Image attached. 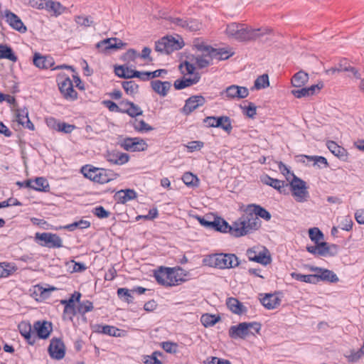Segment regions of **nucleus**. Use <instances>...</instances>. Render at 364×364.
<instances>
[{"label": "nucleus", "mask_w": 364, "mask_h": 364, "mask_svg": "<svg viewBox=\"0 0 364 364\" xmlns=\"http://www.w3.org/2000/svg\"><path fill=\"white\" fill-rule=\"evenodd\" d=\"M261 225L259 218L248 211L246 207L245 213L232 225H229V234L236 237L245 236L259 230Z\"/></svg>", "instance_id": "f257e3e1"}, {"label": "nucleus", "mask_w": 364, "mask_h": 364, "mask_svg": "<svg viewBox=\"0 0 364 364\" xmlns=\"http://www.w3.org/2000/svg\"><path fill=\"white\" fill-rule=\"evenodd\" d=\"M262 29H252L246 26L245 24L232 23L229 24V37L231 36L238 41H247L255 40L261 36L269 33L271 30L265 28L262 32Z\"/></svg>", "instance_id": "f03ea898"}, {"label": "nucleus", "mask_w": 364, "mask_h": 364, "mask_svg": "<svg viewBox=\"0 0 364 364\" xmlns=\"http://www.w3.org/2000/svg\"><path fill=\"white\" fill-rule=\"evenodd\" d=\"M156 282L164 287L178 285L183 279L178 277V272L173 268L161 267L154 272Z\"/></svg>", "instance_id": "7ed1b4c3"}, {"label": "nucleus", "mask_w": 364, "mask_h": 364, "mask_svg": "<svg viewBox=\"0 0 364 364\" xmlns=\"http://www.w3.org/2000/svg\"><path fill=\"white\" fill-rule=\"evenodd\" d=\"M81 171L85 178L99 183H106L112 180L110 171L105 168L86 165L82 168Z\"/></svg>", "instance_id": "20e7f679"}, {"label": "nucleus", "mask_w": 364, "mask_h": 364, "mask_svg": "<svg viewBox=\"0 0 364 364\" xmlns=\"http://www.w3.org/2000/svg\"><path fill=\"white\" fill-rule=\"evenodd\" d=\"M292 180L289 183L292 196L296 202L304 203L308 200L309 194L307 191L306 183L294 173H291Z\"/></svg>", "instance_id": "39448f33"}, {"label": "nucleus", "mask_w": 364, "mask_h": 364, "mask_svg": "<svg viewBox=\"0 0 364 364\" xmlns=\"http://www.w3.org/2000/svg\"><path fill=\"white\" fill-rule=\"evenodd\" d=\"M182 48L180 42L172 36H165L156 42L155 50L161 53L170 54Z\"/></svg>", "instance_id": "423d86ee"}, {"label": "nucleus", "mask_w": 364, "mask_h": 364, "mask_svg": "<svg viewBox=\"0 0 364 364\" xmlns=\"http://www.w3.org/2000/svg\"><path fill=\"white\" fill-rule=\"evenodd\" d=\"M122 148L127 151H142L147 149L146 142L139 137H127L119 142Z\"/></svg>", "instance_id": "0eeeda50"}, {"label": "nucleus", "mask_w": 364, "mask_h": 364, "mask_svg": "<svg viewBox=\"0 0 364 364\" xmlns=\"http://www.w3.org/2000/svg\"><path fill=\"white\" fill-rule=\"evenodd\" d=\"M58 82L59 90L65 100L75 101L77 99V92L69 77L58 78Z\"/></svg>", "instance_id": "6e6552de"}, {"label": "nucleus", "mask_w": 364, "mask_h": 364, "mask_svg": "<svg viewBox=\"0 0 364 364\" xmlns=\"http://www.w3.org/2000/svg\"><path fill=\"white\" fill-rule=\"evenodd\" d=\"M36 239L41 240L42 242L40 245L43 247L48 248H60L63 247V240L57 234L37 232L36 234Z\"/></svg>", "instance_id": "1a4fd4ad"}, {"label": "nucleus", "mask_w": 364, "mask_h": 364, "mask_svg": "<svg viewBox=\"0 0 364 364\" xmlns=\"http://www.w3.org/2000/svg\"><path fill=\"white\" fill-rule=\"evenodd\" d=\"M306 268L311 272H316L315 274L316 284L320 281L336 283L339 280L337 275L331 270L311 265H306Z\"/></svg>", "instance_id": "9d476101"}, {"label": "nucleus", "mask_w": 364, "mask_h": 364, "mask_svg": "<svg viewBox=\"0 0 364 364\" xmlns=\"http://www.w3.org/2000/svg\"><path fill=\"white\" fill-rule=\"evenodd\" d=\"M49 355L55 360H61L65 355V346L60 338H53L48 348Z\"/></svg>", "instance_id": "9b49d317"}, {"label": "nucleus", "mask_w": 364, "mask_h": 364, "mask_svg": "<svg viewBox=\"0 0 364 364\" xmlns=\"http://www.w3.org/2000/svg\"><path fill=\"white\" fill-rule=\"evenodd\" d=\"M228 254H213L205 257L203 262L206 266L218 268L225 269L228 268L227 259Z\"/></svg>", "instance_id": "f8f14e48"}, {"label": "nucleus", "mask_w": 364, "mask_h": 364, "mask_svg": "<svg viewBox=\"0 0 364 364\" xmlns=\"http://www.w3.org/2000/svg\"><path fill=\"white\" fill-rule=\"evenodd\" d=\"M197 219L200 224L206 228L222 232H228V222L224 220H220V218H215L213 221H210L208 218L200 216H198Z\"/></svg>", "instance_id": "ddd939ff"}, {"label": "nucleus", "mask_w": 364, "mask_h": 364, "mask_svg": "<svg viewBox=\"0 0 364 364\" xmlns=\"http://www.w3.org/2000/svg\"><path fill=\"white\" fill-rule=\"evenodd\" d=\"M205 102V99L202 95H193L188 97L184 106L181 108V112L185 115H189L198 107L203 106Z\"/></svg>", "instance_id": "4468645a"}, {"label": "nucleus", "mask_w": 364, "mask_h": 364, "mask_svg": "<svg viewBox=\"0 0 364 364\" xmlns=\"http://www.w3.org/2000/svg\"><path fill=\"white\" fill-rule=\"evenodd\" d=\"M4 17L8 24L14 30L21 33H24L27 31V28L22 22L21 18L14 13L9 10H6L4 12Z\"/></svg>", "instance_id": "2eb2a0df"}, {"label": "nucleus", "mask_w": 364, "mask_h": 364, "mask_svg": "<svg viewBox=\"0 0 364 364\" xmlns=\"http://www.w3.org/2000/svg\"><path fill=\"white\" fill-rule=\"evenodd\" d=\"M260 180L264 184L272 187L280 193H287V187L289 186V183L285 181L273 178L268 175L261 176Z\"/></svg>", "instance_id": "dca6fc26"}, {"label": "nucleus", "mask_w": 364, "mask_h": 364, "mask_svg": "<svg viewBox=\"0 0 364 364\" xmlns=\"http://www.w3.org/2000/svg\"><path fill=\"white\" fill-rule=\"evenodd\" d=\"M127 44L123 43L117 38H109L104 39L96 44V47L102 50L107 51L111 49H119L125 46Z\"/></svg>", "instance_id": "f3484780"}, {"label": "nucleus", "mask_w": 364, "mask_h": 364, "mask_svg": "<svg viewBox=\"0 0 364 364\" xmlns=\"http://www.w3.org/2000/svg\"><path fill=\"white\" fill-rule=\"evenodd\" d=\"M33 328L36 331L37 336L39 338L46 339L49 337L53 331V326L49 321H38L34 323Z\"/></svg>", "instance_id": "a211bd4d"}, {"label": "nucleus", "mask_w": 364, "mask_h": 364, "mask_svg": "<svg viewBox=\"0 0 364 364\" xmlns=\"http://www.w3.org/2000/svg\"><path fill=\"white\" fill-rule=\"evenodd\" d=\"M260 302L263 306L269 310L274 309L280 305L281 299L277 294H260Z\"/></svg>", "instance_id": "6ab92c4d"}, {"label": "nucleus", "mask_w": 364, "mask_h": 364, "mask_svg": "<svg viewBox=\"0 0 364 364\" xmlns=\"http://www.w3.org/2000/svg\"><path fill=\"white\" fill-rule=\"evenodd\" d=\"M230 334L232 338H245L247 336L254 335V332L250 331L247 327V322L240 323L237 326H232L230 329Z\"/></svg>", "instance_id": "aec40b11"}, {"label": "nucleus", "mask_w": 364, "mask_h": 364, "mask_svg": "<svg viewBox=\"0 0 364 364\" xmlns=\"http://www.w3.org/2000/svg\"><path fill=\"white\" fill-rule=\"evenodd\" d=\"M106 159L108 162L116 165H123L129 161V156L119 151L107 152Z\"/></svg>", "instance_id": "412c9836"}, {"label": "nucleus", "mask_w": 364, "mask_h": 364, "mask_svg": "<svg viewBox=\"0 0 364 364\" xmlns=\"http://www.w3.org/2000/svg\"><path fill=\"white\" fill-rule=\"evenodd\" d=\"M326 145L329 151L334 156H337L340 160L343 161H348V153L345 148L339 146L333 141H328Z\"/></svg>", "instance_id": "4be33fe9"}, {"label": "nucleus", "mask_w": 364, "mask_h": 364, "mask_svg": "<svg viewBox=\"0 0 364 364\" xmlns=\"http://www.w3.org/2000/svg\"><path fill=\"white\" fill-rule=\"evenodd\" d=\"M152 90L161 97H166L171 87V83L168 81H161L159 80L151 82Z\"/></svg>", "instance_id": "5701e85b"}, {"label": "nucleus", "mask_w": 364, "mask_h": 364, "mask_svg": "<svg viewBox=\"0 0 364 364\" xmlns=\"http://www.w3.org/2000/svg\"><path fill=\"white\" fill-rule=\"evenodd\" d=\"M203 122L208 127H221L225 131L228 132V116H222L220 117H207L203 119Z\"/></svg>", "instance_id": "b1692460"}, {"label": "nucleus", "mask_w": 364, "mask_h": 364, "mask_svg": "<svg viewBox=\"0 0 364 364\" xmlns=\"http://www.w3.org/2000/svg\"><path fill=\"white\" fill-rule=\"evenodd\" d=\"M200 78V77L198 73H195L192 77H186L183 76L182 78L176 80L173 83V86L176 90H182L196 84Z\"/></svg>", "instance_id": "393cba45"}, {"label": "nucleus", "mask_w": 364, "mask_h": 364, "mask_svg": "<svg viewBox=\"0 0 364 364\" xmlns=\"http://www.w3.org/2000/svg\"><path fill=\"white\" fill-rule=\"evenodd\" d=\"M247 207V210L250 211L258 218H261L264 219L265 221H269L272 218L270 213L259 205L250 204Z\"/></svg>", "instance_id": "a878e982"}, {"label": "nucleus", "mask_w": 364, "mask_h": 364, "mask_svg": "<svg viewBox=\"0 0 364 364\" xmlns=\"http://www.w3.org/2000/svg\"><path fill=\"white\" fill-rule=\"evenodd\" d=\"M33 64L39 68L48 69L52 68L54 64L53 59L49 56H43L39 53H35L33 56Z\"/></svg>", "instance_id": "bb28decb"}, {"label": "nucleus", "mask_w": 364, "mask_h": 364, "mask_svg": "<svg viewBox=\"0 0 364 364\" xmlns=\"http://www.w3.org/2000/svg\"><path fill=\"white\" fill-rule=\"evenodd\" d=\"M19 331L23 337L26 340L28 344L34 345L36 343V336L32 334L31 326L26 322H21L18 325Z\"/></svg>", "instance_id": "cd10ccee"}, {"label": "nucleus", "mask_w": 364, "mask_h": 364, "mask_svg": "<svg viewBox=\"0 0 364 364\" xmlns=\"http://www.w3.org/2000/svg\"><path fill=\"white\" fill-rule=\"evenodd\" d=\"M137 197L136 191L133 189H125L117 191L114 196L119 203H126L127 202L135 199Z\"/></svg>", "instance_id": "c85d7f7f"}, {"label": "nucleus", "mask_w": 364, "mask_h": 364, "mask_svg": "<svg viewBox=\"0 0 364 364\" xmlns=\"http://www.w3.org/2000/svg\"><path fill=\"white\" fill-rule=\"evenodd\" d=\"M16 121L23 127L27 128L30 130L34 129V125L29 119L28 113L26 109H18L16 111Z\"/></svg>", "instance_id": "c756f323"}, {"label": "nucleus", "mask_w": 364, "mask_h": 364, "mask_svg": "<svg viewBox=\"0 0 364 364\" xmlns=\"http://www.w3.org/2000/svg\"><path fill=\"white\" fill-rule=\"evenodd\" d=\"M328 242H319L314 245H309L306 247V250L314 255L321 257H326Z\"/></svg>", "instance_id": "7c9ffc66"}, {"label": "nucleus", "mask_w": 364, "mask_h": 364, "mask_svg": "<svg viewBox=\"0 0 364 364\" xmlns=\"http://www.w3.org/2000/svg\"><path fill=\"white\" fill-rule=\"evenodd\" d=\"M43 9L48 12H52L56 16L62 14L65 9L60 2L52 0H45Z\"/></svg>", "instance_id": "2f4dec72"}, {"label": "nucleus", "mask_w": 364, "mask_h": 364, "mask_svg": "<svg viewBox=\"0 0 364 364\" xmlns=\"http://www.w3.org/2000/svg\"><path fill=\"white\" fill-rule=\"evenodd\" d=\"M207 54L211 62L213 60H216L218 61L222 60H228V50L225 48L217 49L210 46V49L207 52Z\"/></svg>", "instance_id": "473e14b6"}, {"label": "nucleus", "mask_w": 364, "mask_h": 364, "mask_svg": "<svg viewBox=\"0 0 364 364\" xmlns=\"http://www.w3.org/2000/svg\"><path fill=\"white\" fill-rule=\"evenodd\" d=\"M96 331L114 337H121V330L113 326L97 325Z\"/></svg>", "instance_id": "72a5a7b5"}, {"label": "nucleus", "mask_w": 364, "mask_h": 364, "mask_svg": "<svg viewBox=\"0 0 364 364\" xmlns=\"http://www.w3.org/2000/svg\"><path fill=\"white\" fill-rule=\"evenodd\" d=\"M229 310L237 315L244 314L247 311L242 302L232 297H229Z\"/></svg>", "instance_id": "f704fd0d"}, {"label": "nucleus", "mask_w": 364, "mask_h": 364, "mask_svg": "<svg viewBox=\"0 0 364 364\" xmlns=\"http://www.w3.org/2000/svg\"><path fill=\"white\" fill-rule=\"evenodd\" d=\"M249 91L247 87L237 85L229 86V97L245 98L247 97Z\"/></svg>", "instance_id": "c9c22d12"}, {"label": "nucleus", "mask_w": 364, "mask_h": 364, "mask_svg": "<svg viewBox=\"0 0 364 364\" xmlns=\"http://www.w3.org/2000/svg\"><path fill=\"white\" fill-rule=\"evenodd\" d=\"M0 59H8L12 62H16L18 58L11 47L6 44H0Z\"/></svg>", "instance_id": "e433bc0d"}, {"label": "nucleus", "mask_w": 364, "mask_h": 364, "mask_svg": "<svg viewBox=\"0 0 364 364\" xmlns=\"http://www.w3.org/2000/svg\"><path fill=\"white\" fill-rule=\"evenodd\" d=\"M309 80V75L304 71H299L291 78V85L296 87H301Z\"/></svg>", "instance_id": "4c0bfd02"}, {"label": "nucleus", "mask_w": 364, "mask_h": 364, "mask_svg": "<svg viewBox=\"0 0 364 364\" xmlns=\"http://www.w3.org/2000/svg\"><path fill=\"white\" fill-rule=\"evenodd\" d=\"M114 73L119 77L129 79L134 77L135 70L129 69L126 65H119L115 67Z\"/></svg>", "instance_id": "58836bf2"}, {"label": "nucleus", "mask_w": 364, "mask_h": 364, "mask_svg": "<svg viewBox=\"0 0 364 364\" xmlns=\"http://www.w3.org/2000/svg\"><path fill=\"white\" fill-rule=\"evenodd\" d=\"M135 131L141 133L148 132L152 131L154 127L146 123L144 120H139L138 119H134L130 121Z\"/></svg>", "instance_id": "ea45409f"}, {"label": "nucleus", "mask_w": 364, "mask_h": 364, "mask_svg": "<svg viewBox=\"0 0 364 364\" xmlns=\"http://www.w3.org/2000/svg\"><path fill=\"white\" fill-rule=\"evenodd\" d=\"M336 66L338 72H351L356 78L360 77L358 71L354 67L350 66L346 59L341 60Z\"/></svg>", "instance_id": "a19ab883"}, {"label": "nucleus", "mask_w": 364, "mask_h": 364, "mask_svg": "<svg viewBox=\"0 0 364 364\" xmlns=\"http://www.w3.org/2000/svg\"><path fill=\"white\" fill-rule=\"evenodd\" d=\"M291 277L295 280L309 284H316V276L314 274H302L297 272H291Z\"/></svg>", "instance_id": "79ce46f5"}, {"label": "nucleus", "mask_w": 364, "mask_h": 364, "mask_svg": "<svg viewBox=\"0 0 364 364\" xmlns=\"http://www.w3.org/2000/svg\"><path fill=\"white\" fill-rule=\"evenodd\" d=\"M32 296L36 301L43 300L48 297L49 289H45L40 285H36L33 287Z\"/></svg>", "instance_id": "37998d69"}, {"label": "nucleus", "mask_w": 364, "mask_h": 364, "mask_svg": "<svg viewBox=\"0 0 364 364\" xmlns=\"http://www.w3.org/2000/svg\"><path fill=\"white\" fill-rule=\"evenodd\" d=\"M32 189L46 192L49 190V184L46 178L38 177L33 181Z\"/></svg>", "instance_id": "c03bdc74"}, {"label": "nucleus", "mask_w": 364, "mask_h": 364, "mask_svg": "<svg viewBox=\"0 0 364 364\" xmlns=\"http://www.w3.org/2000/svg\"><path fill=\"white\" fill-rule=\"evenodd\" d=\"M132 293L134 292L132 289L129 290L127 288H119L117 289V295L119 299H123L128 304L133 302L134 296H132Z\"/></svg>", "instance_id": "a18cd8bd"}, {"label": "nucleus", "mask_w": 364, "mask_h": 364, "mask_svg": "<svg viewBox=\"0 0 364 364\" xmlns=\"http://www.w3.org/2000/svg\"><path fill=\"white\" fill-rule=\"evenodd\" d=\"M90 226V223L87 220H80L79 221L74 222L71 224L67 225L64 227V229L69 231H73L76 228L85 229Z\"/></svg>", "instance_id": "49530a36"}, {"label": "nucleus", "mask_w": 364, "mask_h": 364, "mask_svg": "<svg viewBox=\"0 0 364 364\" xmlns=\"http://www.w3.org/2000/svg\"><path fill=\"white\" fill-rule=\"evenodd\" d=\"M16 268L14 266H11L9 263H0V278L7 277L11 275Z\"/></svg>", "instance_id": "de8ad7c7"}, {"label": "nucleus", "mask_w": 364, "mask_h": 364, "mask_svg": "<svg viewBox=\"0 0 364 364\" xmlns=\"http://www.w3.org/2000/svg\"><path fill=\"white\" fill-rule=\"evenodd\" d=\"M265 252H259L257 254V257H254V262L259 263L263 265H267L271 263L272 259L270 255H267L268 252L267 249H264Z\"/></svg>", "instance_id": "09e8293b"}, {"label": "nucleus", "mask_w": 364, "mask_h": 364, "mask_svg": "<svg viewBox=\"0 0 364 364\" xmlns=\"http://www.w3.org/2000/svg\"><path fill=\"white\" fill-rule=\"evenodd\" d=\"M122 86L129 95H134L138 92L139 86L134 81H124Z\"/></svg>", "instance_id": "8fccbe9b"}, {"label": "nucleus", "mask_w": 364, "mask_h": 364, "mask_svg": "<svg viewBox=\"0 0 364 364\" xmlns=\"http://www.w3.org/2000/svg\"><path fill=\"white\" fill-rule=\"evenodd\" d=\"M93 309V304L89 300L83 301L82 302H78L77 313L81 315H84L86 313L92 311Z\"/></svg>", "instance_id": "3c124183"}, {"label": "nucleus", "mask_w": 364, "mask_h": 364, "mask_svg": "<svg viewBox=\"0 0 364 364\" xmlns=\"http://www.w3.org/2000/svg\"><path fill=\"white\" fill-rule=\"evenodd\" d=\"M269 85V76L263 74L259 76L255 81V87L257 90L264 89Z\"/></svg>", "instance_id": "603ef678"}, {"label": "nucleus", "mask_w": 364, "mask_h": 364, "mask_svg": "<svg viewBox=\"0 0 364 364\" xmlns=\"http://www.w3.org/2000/svg\"><path fill=\"white\" fill-rule=\"evenodd\" d=\"M309 237L315 244L323 238V233L318 228H312L309 230Z\"/></svg>", "instance_id": "864d4df0"}, {"label": "nucleus", "mask_w": 364, "mask_h": 364, "mask_svg": "<svg viewBox=\"0 0 364 364\" xmlns=\"http://www.w3.org/2000/svg\"><path fill=\"white\" fill-rule=\"evenodd\" d=\"M75 21L77 25L84 27H90L93 23V20L91 16L83 15L75 16Z\"/></svg>", "instance_id": "5fc2aeb1"}, {"label": "nucleus", "mask_w": 364, "mask_h": 364, "mask_svg": "<svg viewBox=\"0 0 364 364\" xmlns=\"http://www.w3.org/2000/svg\"><path fill=\"white\" fill-rule=\"evenodd\" d=\"M240 107L242 109L243 114L250 118H253L256 114L257 107L253 102H248L247 105H241Z\"/></svg>", "instance_id": "6e6d98bb"}, {"label": "nucleus", "mask_w": 364, "mask_h": 364, "mask_svg": "<svg viewBox=\"0 0 364 364\" xmlns=\"http://www.w3.org/2000/svg\"><path fill=\"white\" fill-rule=\"evenodd\" d=\"M207 53H202L196 58V63L199 68H204L212 64L210 59L208 57Z\"/></svg>", "instance_id": "4d7b16f0"}, {"label": "nucleus", "mask_w": 364, "mask_h": 364, "mask_svg": "<svg viewBox=\"0 0 364 364\" xmlns=\"http://www.w3.org/2000/svg\"><path fill=\"white\" fill-rule=\"evenodd\" d=\"M218 321V318L217 317L208 314H203L200 318V321L205 327L212 326L215 325Z\"/></svg>", "instance_id": "13d9d810"}, {"label": "nucleus", "mask_w": 364, "mask_h": 364, "mask_svg": "<svg viewBox=\"0 0 364 364\" xmlns=\"http://www.w3.org/2000/svg\"><path fill=\"white\" fill-rule=\"evenodd\" d=\"M130 105L131 106L129 107L127 109H124L123 112H126V114L132 117H136L143 114V111L138 105H135L134 102Z\"/></svg>", "instance_id": "bf43d9fd"}, {"label": "nucleus", "mask_w": 364, "mask_h": 364, "mask_svg": "<svg viewBox=\"0 0 364 364\" xmlns=\"http://www.w3.org/2000/svg\"><path fill=\"white\" fill-rule=\"evenodd\" d=\"M182 180L187 186H196L198 179L196 176L190 172L185 173L182 176Z\"/></svg>", "instance_id": "052dcab7"}, {"label": "nucleus", "mask_w": 364, "mask_h": 364, "mask_svg": "<svg viewBox=\"0 0 364 364\" xmlns=\"http://www.w3.org/2000/svg\"><path fill=\"white\" fill-rule=\"evenodd\" d=\"M81 297V294L78 291H75L68 299H63L60 304L64 306L75 305V302H79Z\"/></svg>", "instance_id": "680f3d73"}, {"label": "nucleus", "mask_w": 364, "mask_h": 364, "mask_svg": "<svg viewBox=\"0 0 364 364\" xmlns=\"http://www.w3.org/2000/svg\"><path fill=\"white\" fill-rule=\"evenodd\" d=\"M193 46L203 53H207L210 48V46L205 44V43L200 38H196L193 41Z\"/></svg>", "instance_id": "e2e57ef3"}, {"label": "nucleus", "mask_w": 364, "mask_h": 364, "mask_svg": "<svg viewBox=\"0 0 364 364\" xmlns=\"http://www.w3.org/2000/svg\"><path fill=\"white\" fill-rule=\"evenodd\" d=\"M196 68L195 66L188 63V61H186L183 63H181L179 65V70L181 73L183 75L185 74H193L194 75V70Z\"/></svg>", "instance_id": "0e129e2a"}, {"label": "nucleus", "mask_w": 364, "mask_h": 364, "mask_svg": "<svg viewBox=\"0 0 364 364\" xmlns=\"http://www.w3.org/2000/svg\"><path fill=\"white\" fill-rule=\"evenodd\" d=\"M185 28L191 31H196L200 29L201 23L196 19L186 20Z\"/></svg>", "instance_id": "69168bd1"}, {"label": "nucleus", "mask_w": 364, "mask_h": 364, "mask_svg": "<svg viewBox=\"0 0 364 364\" xmlns=\"http://www.w3.org/2000/svg\"><path fill=\"white\" fill-rule=\"evenodd\" d=\"M161 348L169 353H175L177 351L178 345L176 343L165 341L161 343Z\"/></svg>", "instance_id": "338daca9"}, {"label": "nucleus", "mask_w": 364, "mask_h": 364, "mask_svg": "<svg viewBox=\"0 0 364 364\" xmlns=\"http://www.w3.org/2000/svg\"><path fill=\"white\" fill-rule=\"evenodd\" d=\"M92 213L99 218H107L110 215V213L106 210L102 206L99 205L95 207Z\"/></svg>", "instance_id": "774afa93"}]
</instances>
